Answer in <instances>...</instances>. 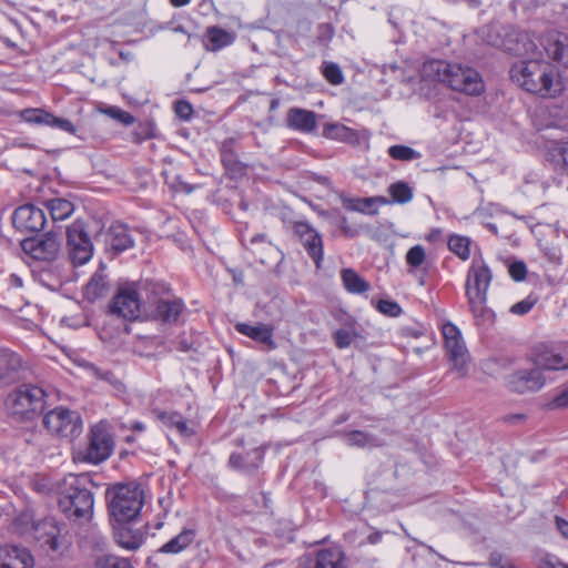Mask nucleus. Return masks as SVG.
I'll use <instances>...</instances> for the list:
<instances>
[{"mask_svg": "<svg viewBox=\"0 0 568 568\" xmlns=\"http://www.w3.org/2000/svg\"><path fill=\"white\" fill-rule=\"evenodd\" d=\"M509 75L518 87L540 98H557L566 89L556 65L544 59L518 61L511 65Z\"/></svg>", "mask_w": 568, "mask_h": 568, "instance_id": "nucleus-1", "label": "nucleus"}, {"mask_svg": "<svg viewBox=\"0 0 568 568\" xmlns=\"http://www.w3.org/2000/svg\"><path fill=\"white\" fill-rule=\"evenodd\" d=\"M420 74L424 80L444 83L452 90L467 95H479L485 90L479 72L460 63L429 60L423 64Z\"/></svg>", "mask_w": 568, "mask_h": 568, "instance_id": "nucleus-2", "label": "nucleus"}, {"mask_svg": "<svg viewBox=\"0 0 568 568\" xmlns=\"http://www.w3.org/2000/svg\"><path fill=\"white\" fill-rule=\"evenodd\" d=\"M145 314L166 325H175L186 310L184 301L162 281L145 280Z\"/></svg>", "mask_w": 568, "mask_h": 568, "instance_id": "nucleus-3", "label": "nucleus"}, {"mask_svg": "<svg viewBox=\"0 0 568 568\" xmlns=\"http://www.w3.org/2000/svg\"><path fill=\"white\" fill-rule=\"evenodd\" d=\"M110 519L119 525L136 519L144 505V490L136 481L118 483L106 489Z\"/></svg>", "mask_w": 568, "mask_h": 568, "instance_id": "nucleus-4", "label": "nucleus"}, {"mask_svg": "<svg viewBox=\"0 0 568 568\" xmlns=\"http://www.w3.org/2000/svg\"><path fill=\"white\" fill-rule=\"evenodd\" d=\"M491 278L489 267L484 262L474 260L467 273L465 288L469 310L477 324L493 323L495 318L494 312L486 306Z\"/></svg>", "mask_w": 568, "mask_h": 568, "instance_id": "nucleus-5", "label": "nucleus"}, {"mask_svg": "<svg viewBox=\"0 0 568 568\" xmlns=\"http://www.w3.org/2000/svg\"><path fill=\"white\" fill-rule=\"evenodd\" d=\"M85 477L69 475L59 496V508L70 519H90L93 513V493L85 487Z\"/></svg>", "mask_w": 568, "mask_h": 568, "instance_id": "nucleus-6", "label": "nucleus"}, {"mask_svg": "<svg viewBox=\"0 0 568 568\" xmlns=\"http://www.w3.org/2000/svg\"><path fill=\"white\" fill-rule=\"evenodd\" d=\"M47 393L43 388L23 384L11 390L6 398V408L16 420H33L44 409Z\"/></svg>", "mask_w": 568, "mask_h": 568, "instance_id": "nucleus-7", "label": "nucleus"}, {"mask_svg": "<svg viewBox=\"0 0 568 568\" xmlns=\"http://www.w3.org/2000/svg\"><path fill=\"white\" fill-rule=\"evenodd\" d=\"M145 281L119 287L110 303V312L126 321L138 320L145 312Z\"/></svg>", "mask_w": 568, "mask_h": 568, "instance_id": "nucleus-8", "label": "nucleus"}, {"mask_svg": "<svg viewBox=\"0 0 568 568\" xmlns=\"http://www.w3.org/2000/svg\"><path fill=\"white\" fill-rule=\"evenodd\" d=\"M43 425L51 434L68 439L80 436L83 428L80 414L62 406L48 412Z\"/></svg>", "mask_w": 568, "mask_h": 568, "instance_id": "nucleus-9", "label": "nucleus"}, {"mask_svg": "<svg viewBox=\"0 0 568 568\" xmlns=\"http://www.w3.org/2000/svg\"><path fill=\"white\" fill-rule=\"evenodd\" d=\"M68 256L73 266L88 263L93 256V243L80 221L73 222L67 229Z\"/></svg>", "mask_w": 568, "mask_h": 568, "instance_id": "nucleus-10", "label": "nucleus"}, {"mask_svg": "<svg viewBox=\"0 0 568 568\" xmlns=\"http://www.w3.org/2000/svg\"><path fill=\"white\" fill-rule=\"evenodd\" d=\"M293 230L315 267L321 270L324 260V242L321 233L304 221L295 222Z\"/></svg>", "mask_w": 568, "mask_h": 568, "instance_id": "nucleus-11", "label": "nucleus"}, {"mask_svg": "<svg viewBox=\"0 0 568 568\" xmlns=\"http://www.w3.org/2000/svg\"><path fill=\"white\" fill-rule=\"evenodd\" d=\"M546 384V377L542 372L537 368H520L506 378L507 388L517 394L536 393Z\"/></svg>", "mask_w": 568, "mask_h": 568, "instance_id": "nucleus-12", "label": "nucleus"}, {"mask_svg": "<svg viewBox=\"0 0 568 568\" xmlns=\"http://www.w3.org/2000/svg\"><path fill=\"white\" fill-rule=\"evenodd\" d=\"M21 247L34 260L51 261L60 251V242L55 234L48 232L40 236L24 239L21 242Z\"/></svg>", "mask_w": 568, "mask_h": 568, "instance_id": "nucleus-13", "label": "nucleus"}, {"mask_svg": "<svg viewBox=\"0 0 568 568\" xmlns=\"http://www.w3.org/2000/svg\"><path fill=\"white\" fill-rule=\"evenodd\" d=\"M95 239L97 241L103 242L105 251L113 255L121 254L134 245L130 230L126 225L118 222L111 224L106 230L101 231L97 234Z\"/></svg>", "mask_w": 568, "mask_h": 568, "instance_id": "nucleus-14", "label": "nucleus"}, {"mask_svg": "<svg viewBox=\"0 0 568 568\" xmlns=\"http://www.w3.org/2000/svg\"><path fill=\"white\" fill-rule=\"evenodd\" d=\"M113 440L111 435L100 426L91 428L90 439L85 449L84 459L92 464H100L111 455Z\"/></svg>", "mask_w": 568, "mask_h": 568, "instance_id": "nucleus-15", "label": "nucleus"}, {"mask_svg": "<svg viewBox=\"0 0 568 568\" xmlns=\"http://www.w3.org/2000/svg\"><path fill=\"white\" fill-rule=\"evenodd\" d=\"M532 362L537 368L558 371L568 368V355L559 347L538 344L531 353Z\"/></svg>", "mask_w": 568, "mask_h": 568, "instance_id": "nucleus-16", "label": "nucleus"}, {"mask_svg": "<svg viewBox=\"0 0 568 568\" xmlns=\"http://www.w3.org/2000/svg\"><path fill=\"white\" fill-rule=\"evenodd\" d=\"M12 223L21 232H40L43 230L47 220L41 209L32 204H24L14 210Z\"/></svg>", "mask_w": 568, "mask_h": 568, "instance_id": "nucleus-17", "label": "nucleus"}, {"mask_svg": "<svg viewBox=\"0 0 568 568\" xmlns=\"http://www.w3.org/2000/svg\"><path fill=\"white\" fill-rule=\"evenodd\" d=\"M21 118L31 124L47 125L70 134H75L77 132L75 125L70 120L55 116L43 109H26L21 112Z\"/></svg>", "mask_w": 568, "mask_h": 568, "instance_id": "nucleus-18", "label": "nucleus"}, {"mask_svg": "<svg viewBox=\"0 0 568 568\" xmlns=\"http://www.w3.org/2000/svg\"><path fill=\"white\" fill-rule=\"evenodd\" d=\"M506 51L527 59H542L538 44L528 32H514L503 43Z\"/></svg>", "mask_w": 568, "mask_h": 568, "instance_id": "nucleus-19", "label": "nucleus"}, {"mask_svg": "<svg viewBox=\"0 0 568 568\" xmlns=\"http://www.w3.org/2000/svg\"><path fill=\"white\" fill-rule=\"evenodd\" d=\"M33 538L42 546L52 551H59L61 548L60 528L53 518H44L32 523L30 528Z\"/></svg>", "mask_w": 568, "mask_h": 568, "instance_id": "nucleus-20", "label": "nucleus"}, {"mask_svg": "<svg viewBox=\"0 0 568 568\" xmlns=\"http://www.w3.org/2000/svg\"><path fill=\"white\" fill-rule=\"evenodd\" d=\"M34 559L29 549L16 545L0 547V568H33Z\"/></svg>", "mask_w": 568, "mask_h": 568, "instance_id": "nucleus-21", "label": "nucleus"}, {"mask_svg": "<svg viewBox=\"0 0 568 568\" xmlns=\"http://www.w3.org/2000/svg\"><path fill=\"white\" fill-rule=\"evenodd\" d=\"M235 329L254 342L262 345L265 351H273L276 348V343L273 338L274 329L267 324L250 325L246 323H237Z\"/></svg>", "mask_w": 568, "mask_h": 568, "instance_id": "nucleus-22", "label": "nucleus"}, {"mask_svg": "<svg viewBox=\"0 0 568 568\" xmlns=\"http://www.w3.org/2000/svg\"><path fill=\"white\" fill-rule=\"evenodd\" d=\"M155 419L161 422L163 426L175 429L179 435L183 437H191L194 435L193 428L189 426L186 418L175 410H163L160 408L152 409Z\"/></svg>", "mask_w": 568, "mask_h": 568, "instance_id": "nucleus-23", "label": "nucleus"}, {"mask_svg": "<svg viewBox=\"0 0 568 568\" xmlns=\"http://www.w3.org/2000/svg\"><path fill=\"white\" fill-rule=\"evenodd\" d=\"M286 122L288 128L303 133L313 132L317 125L315 112L300 108L288 110Z\"/></svg>", "mask_w": 568, "mask_h": 568, "instance_id": "nucleus-24", "label": "nucleus"}, {"mask_svg": "<svg viewBox=\"0 0 568 568\" xmlns=\"http://www.w3.org/2000/svg\"><path fill=\"white\" fill-rule=\"evenodd\" d=\"M104 271L105 266L101 263L100 267L92 274L89 282L85 284L83 293L88 301L94 302L109 294L110 283Z\"/></svg>", "mask_w": 568, "mask_h": 568, "instance_id": "nucleus-25", "label": "nucleus"}, {"mask_svg": "<svg viewBox=\"0 0 568 568\" xmlns=\"http://www.w3.org/2000/svg\"><path fill=\"white\" fill-rule=\"evenodd\" d=\"M236 140L234 138L225 139L220 146L221 161L225 170L232 175H242L245 166L239 160L235 151Z\"/></svg>", "mask_w": 568, "mask_h": 568, "instance_id": "nucleus-26", "label": "nucleus"}, {"mask_svg": "<svg viewBox=\"0 0 568 568\" xmlns=\"http://www.w3.org/2000/svg\"><path fill=\"white\" fill-rule=\"evenodd\" d=\"M263 455L264 453L260 448H255L246 454L232 453L229 458V465L234 469L251 473L260 467Z\"/></svg>", "mask_w": 568, "mask_h": 568, "instance_id": "nucleus-27", "label": "nucleus"}, {"mask_svg": "<svg viewBox=\"0 0 568 568\" xmlns=\"http://www.w3.org/2000/svg\"><path fill=\"white\" fill-rule=\"evenodd\" d=\"M547 160L554 170L568 174V142L552 141L547 148Z\"/></svg>", "mask_w": 568, "mask_h": 568, "instance_id": "nucleus-28", "label": "nucleus"}, {"mask_svg": "<svg viewBox=\"0 0 568 568\" xmlns=\"http://www.w3.org/2000/svg\"><path fill=\"white\" fill-rule=\"evenodd\" d=\"M541 45L548 58L568 69V37L562 40L548 38L546 42H541Z\"/></svg>", "mask_w": 568, "mask_h": 568, "instance_id": "nucleus-29", "label": "nucleus"}, {"mask_svg": "<svg viewBox=\"0 0 568 568\" xmlns=\"http://www.w3.org/2000/svg\"><path fill=\"white\" fill-rule=\"evenodd\" d=\"M313 568H345L344 552L338 548L320 550Z\"/></svg>", "mask_w": 568, "mask_h": 568, "instance_id": "nucleus-30", "label": "nucleus"}, {"mask_svg": "<svg viewBox=\"0 0 568 568\" xmlns=\"http://www.w3.org/2000/svg\"><path fill=\"white\" fill-rule=\"evenodd\" d=\"M124 525L125 524H122L114 529L115 541L125 549L135 550L142 545L143 536L139 531H134Z\"/></svg>", "mask_w": 568, "mask_h": 568, "instance_id": "nucleus-31", "label": "nucleus"}, {"mask_svg": "<svg viewBox=\"0 0 568 568\" xmlns=\"http://www.w3.org/2000/svg\"><path fill=\"white\" fill-rule=\"evenodd\" d=\"M445 347L454 368L464 372L467 363V348L463 338L445 342Z\"/></svg>", "mask_w": 568, "mask_h": 568, "instance_id": "nucleus-32", "label": "nucleus"}, {"mask_svg": "<svg viewBox=\"0 0 568 568\" xmlns=\"http://www.w3.org/2000/svg\"><path fill=\"white\" fill-rule=\"evenodd\" d=\"M21 368V359L19 355L9 348L0 347V379L8 381L11 374Z\"/></svg>", "mask_w": 568, "mask_h": 568, "instance_id": "nucleus-33", "label": "nucleus"}, {"mask_svg": "<svg viewBox=\"0 0 568 568\" xmlns=\"http://www.w3.org/2000/svg\"><path fill=\"white\" fill-rule=\"evenodd\" d=\"M195 532L192 529H183L179 535L165 542L160 549L163 554H179L192 544Z\"/></svg>", "mask_w": 568, "mask_h": 568, "instance_id": "nucleus-34", "label": "nucleus"}, {"mask_svg": "<svg viewBox=\"0 0 568 568\" xmlns=\"http://www.w3.org/2000/svg\"><path fill=\"white\" fill-rule=\"evenodd\" d=\"M45 206L50 212L53 221H63L68 219L74 211L73 203L61 197L47 201Z\"/></svg>", "mask_w": 568, "mask_h": 568, "instance_id": "nucleus-35", "label": "nucleus"}, {"mask_svg": "<svg viewBox=\"0 0 568 568\" xmlns=\"http://www.w3.org/2000/svg\"><path fill=\"white\" fill-rule=\"evenodd\" d=\"M342 281L345 288L353 294H362L371 288L369 283L352 268H344L342 271Z\"/></svg>", "mask_w": 568, "mask_h": 568, "instance_id": "nucleus-36", "label": "nucleus"}, {"mask_svg": "<svg viewBox=\"0 0 568 568\" xmlns=\"http://www.w3.org/2000/svg\"><path fill=\"white\" fill-rule=\"evenodd\" d=\"M344 442L349 447H377L379 446L378 439L363 430H352L344 434Z\"/></svg>", "mask_w": 568, "mask_h": 568, "instance_id": "nucleus-37", "label": "nucleus"}, {"mask_svg": "<svg viewBox=\"0 0 568 568\" xmlns=\"http://www.w3.org/2000/svg\"><path fill=\"white\" fill-rule=\"evenodd\" d=\"M207 39L212 45V51H219L230 44L234 41V36L219 27H210L206 31Z\"/></svg>", "mask_w": 568, "mask_h": 568, "instance_id": "nucleus-38", "label": "nucleus"}, {"mask_svg": "<svg viewBox=\"0 0 568 568\" xmlns=\"http://www.w3.org/2000/svg\"><path fill=\"white\" fill-rule=\"evenodd\" d=\"M470 244L471 240L468 236L458 234L450 235L447 242L449 251L463 261L470 256Z\"/></svg>", "mask_w": 568, "mask_h": 568, "instance_id": "nucleus-39", "label": "nucleus"}, {"mask_svg": "<svg viewBox=\"0 0 568 568\" xmlns=\"http://www.w3.org/2000/svg\"><path fill=\"white\" fill-rule=\"evenodd\" d=\"M387 153L393 160L402 162L418 160L422 156V154L415 149L402 144L389 146Z\"/></svg>", "mask_w": 568, "mask_h": 568, "instance_id": "nucleus-40", "label": "nucleus"}, {"mask_svg": "<svg viewBox=\"0 0 568 568\" xmlns=\"http://www.w3.org/2000/svg\"><path fill=\"white\" fill-rule=\"evenodd\" d=\"M87 371L91 376L95 377L99 381L110 384L118 390H120L123 386L122 383L115 377V375L111 371L102 369L93 364H88Z\"/></svg>", "mask_w": 568, "mask_h": 568, "instance_id": "nucleus-41", "label": "nucleus"}, {"mask_svg": "<svg viewBox=\"0 0 568 568\" xmlns=\"http://www.w3.org/2000/svg\"><path fill=\"white\" fill-rule=\"evenodd\" d=\"M388 191L392 199L400 204L407 203L413 199V190L406 182L393 183Z\"/></svg>", "mask_w": 568, "mask_h": 568, "instance_id": "nucleus-42", "label": "nucleus"}, {"mask_svg": "<svg viewBox=\"0 0 568 568\" xmlns=\"http://www.w3.org/2000/svg\"><path fill=\"white\" fill-rule=\"evenodd\" d=\"M95 568H133L130 560L114 555H103L97 558Z\"/></svg>", "mask_w": 568, "mask_h": 568, "instance_id": "nucleus-43", "label": "nucleus"}, {"mask_svg": "<svg viewBox=\"0 0 568 568\" xmlns=\"http://www.w3.org/2000/svg\"><path fill=\"white\" fill-rule=\"evenodd\" d=\"M322 74L325 80L333 84L339 85L344 82V75L339 65L335 62H324L322 65Z\"/></svg>", "mask_w": 568, "mask_h": 568, "instance_id": "nucleus-44", "label": "nucleus"}, {"mask_svg": "<svg viewBox=\"0 0 568 568\" xmlns=\"http://www.w3.org/2000/svg\"><path fill=\"white\" fill-rule=\"evenodd\" d=\"M101 112L126 126L133 124L135 121V118L131 113L118 106H106L102 109Z\"/></svg>", "mask_w": 568, "mask_h": 568, "instance_id": "nucleus-45", "label": "nucleus"}, {"mask_svg": "<svg viewBox=\"0 0 568 568\" xmlns=\"http://www.w3.org/2000/svg\"><path fill=\"white\" fill-rule=\"evenodd\" d=\"M406 263L410 267H419L426 260L425 248L422 245H415L406 253Z\"/></svg>", "mask_w": 568, "mask_h": 568, "instance_id": "nucleus-46", "label": "nucleus"}, {"mask_svg": "<svg viewBox=\"0 0 568 568\" xmlns=\"http://www.w3.org/2000/svg\"><path fill=\"white\" fill-rule=\"evenodd\" d=\"M537 301H538V298L536 296H534L532 294H530L526 298H524L523 301L515 303L509 308V312L511 314L518 315V316L526 315L536 305Z\"/></svg>", "mask_w": 568, "mask_h": 568, "instance_id": "nucleus-47", "label": "nucleus"}, {"mask_svg": "<svg viewBox=\"0 0 568 568\" xmlns=\"http://www.w3.org/2000/svg\"><path fill=\"white\" fill-rule=\"evenodd\" d=\"M376 308L384 315L390 317H397L402 314L400 305L390 300H379L376 304Z\"/></svg>", "mask_w": 568, "mask_h": 568, "instance_id": "nucleus-48", "label": "nucleus"}, {"mask_svg": "<svg viewBox=\"0 0 568 568\" xmlns=\"http://www.w3.org/2000/svg\"><path fill=\"white\" fill-rule=\"evenodd\" d=\"M354 337H355L354 332H351V331L344 329V328L337 329L334 333L335 345L341 349L348 347L353 343Z\"/></svg>", "mask_w": 568, "mask_h": 568, "instance_id": "nucleus-49", "label": "nucleus"}, {"mask_svg": "<svg viewBox=\"0 0 568 568\" xmlns=\"http://www.w3.org/2000/svg\"><path fill=\"white\" fill-rule=\"evenodd\" d=\"M547 407L549 409H565L568 408V387L559 390L550 402H548Z\"/></svg>", "mask_w": 568, "mask_h": 568, "instance_id": "nucleus-50", "label": "nucleus"}, {"mask_svg": "<svg viewBox=\"0 0 568 568\" xmlns=\"http://www.w3.org/2000/svg\"><path fill=\"white\" fill-rule=\"evenodd\" d=\"M348 132V128L337 123L327 124L324 128V135L331 139H344Z\"/></svg>", "mask_w": 568, "mask_h": 568, "instance_id": "nucleus-51", "label": "nucleus"}, {"mask_svg": "<svg viewBox=\"0 0 568 568\" xmlns=\"http://www.w3.org/2000/svg\"><path fill=\"white\" fill-rule=\"evenodd\" d=\"M488 564L490 568H517V566L500 552L494 551L489 556Z\"/></svg>", "mask_w": 568, "mask_h": 568, "instance_id": "nucleus-52", "label": "nucleus"}, {"mask_svg": "<svg viewBox=\"0 0 568 568\" xmlns=\"http://www.w3.org/2000/svg\"><path fill=\"white\" fill-rule=\"evenodd\" d=\"M508 273L516 282L525 280L527 275V266L523 261H516L509 264Z\"/></svg>", "mask_w": 568, "mask_h": 568, "instance_id": "nucleus-53", "label": "nucleus"}, {"mask_svg": "<svg viewBox=\"0 0 568 568\" xmlns=\"http://www.w3.org/2000/svg\"><path fill=\"white\" fill-rule=\"evenodd\" d=\"M176 115L182 120H190L193 114V108L190 102L180 100L174 106Z\"/></svg>", "mask_w": 568, "mask_h": 568, "instance_id": "nucleus-54", "label": "nucleus"}, {"mask_svg": "<svg viewBox=\"0 0 568 568\" xmlns=\"http://www.w3.org/2000/svg\"><path fill=\"white\" fill-rule=\"evenodd\" d=\"M442 333L445 342L462 338L458 327L449 322L442 326Z\"/></svg>", "mask_w": 568, "mask_h": 568, "instance_id": "nucleus-55", "label": "nucleus"}, {"mask_svg": "<svg viewBox=\"0 0 568 568\" xmlns=\"http://www.w3.org/2000/svg\"><path fill=\"white\" fill-rule=\"evenodd\" d=\"M8 284L10 288H22L23 280L16 273H12L8 277Z\"/></svg>", "mask_w": 568, "mask_h": 568, "instance_id": "nucleus-56", "label": "nucleus"}, {"mask_svg": "<svg viewBox=\"0 0 568 568\" xmlns=\"http://www.w3.org/2000/svg\"><path fill=\"white\" fill-rule=\"evenodd\" d=\"M556 525L558 530L561 532V535L568 539V521L557 517L556 518Z\"/></svg>", "mask_w": 568, "mask_h": 568, "instance_id": "nucleus-57", "label": "nucleus"}, {"mask_svg": "<svg viewBox=\"0 0 568 568\" xmlns=\"http://www.w3.org/2000/svg\"><path fill=\"white\" fill-rule=\"evenodd\" d=\"M525 418L526 416L524 414H510L504 417L505 422L509 424L521 423L523 420H525Z\"/></svg>", "mask_w": 568, "mask_h": 568, "instance_id": "nucleus-58", "label": "nucleus"}, {"mask_svg": "<svg viewBox=\"0 0 568 568\" xmlns=\"http://www.w3.org/2000/svg\"><path fill=\"white\" fill-rule=\"evenodd\" d=\"M152 136L149 126H143L141 132H135V142H141L143 140L150 139Z\"/></svg>", "mask_w": 568, "mask_h": 568, "instance_id": "nucleus-59", "label": "nucleus"}, {"mask_svg": "<svg viewBox=\"0 0 568 568\" xmlns=\"http://www.w3.org/2000/svg\"><path fill=\"white\" fill-rule=\"evenodd\" d=\"M250 243L253 245L258 244V243L271 244V242L267 240V235L264 233H258V234H255L254 236H252L250 240Z\"/></svg>", "mask_w": 568, "mask_h": 568, "instance_id": "nucleus-60", "label": "nucleus"}, {"mask_svg": "<svg viewBox=\"0 0 568 568\" xmlns=\"http://www.w3.org/2000/svg\"><path fill=\"white\" fill-rule=\"evenodd\" d=\"M547 255L551 262L557 263V264L561 263V256L556 250H552L551 252L547 253Z\"/></svg>", "mask_w": 568, "mask_h": 568, "instance_id": "nucleus-61", "label": "nucleus"}, {"mask_svg": "<svg viewBox=\"0 0 568 568\" xmlns=\"http://www.w3.org/2000/svg\"><path fill=\"white\" fill-rule=\"evenodd\" d=\"M133 432H139V433H142L145 430V425L144 423L142 422H139V420H135L131 424V427H130Z\"/></svg>", "mask_w": 568, "mask_h": 568, "instance_id": "nucleus-62", "label": "nucleus"}, {"mask_svg": "<svg viewBox=\"0 0 568 568\" xmlns=\"http://www.w3.org/2000/svg\"><path fill=\"white\" fill-rule=\"evenodd\" d=\"M382 538V535L379 532H373L368 536V541L371 544H377Z\"/></svg>", "mask_w": 568, "mask_h": 568, "instance_id": "nucleus-63", "label": "nucleus"}, {"mask_svg": "<svg viewBox=\"0 0 568 568\" xmlns=\"http://www.w3.org/2000/svg\"><path fill=\"white\" fill-rule=\"evenodd\" d=\"M173 7H183L191 2V0H170Z\"/></svg>", "mask_w": 568, "mask_h": 568, "instance_id": "nucleus-64", "label": "nucleus"}]
</instances>
